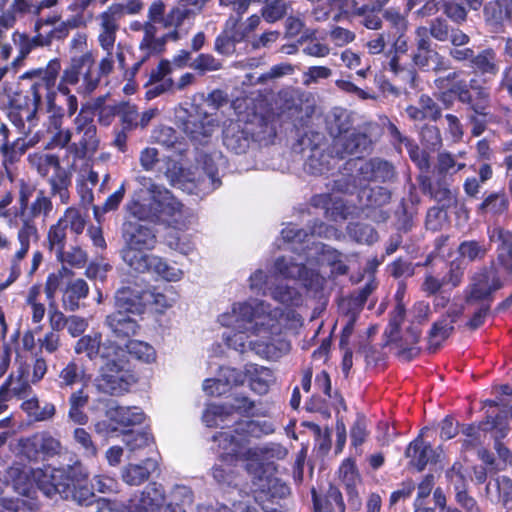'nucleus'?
<instances>
[{
    "mask_svg": "<svg viewBox=\"0 0 512 512\" xmlns=\"http://www.w3.org/2000/svg\"><path fill=\"white\" fill-rule=\"evenodd\" d=\"M48 120L46 122V149L68 148L71 142L73 132L63 126L64 112L59 106L49 107Z\"/></svg>",
    "mask_w": 512,
    "mask_h": 512,
    "instance_id": "obj_20",
    "label": "nucleus"
},
{
    "mask_svg": "<svg viewBox=\"0 0 512 512\" xmlns=\"http://www.w3.org/2000/svg\"><path fill=\"white\" fill-rule=\"evenodd\" d=\"M143 291H145V289H142L138 285L122 287L119 289L115 295V306L117 311L132 314L141 313L145 307Z\"/></svg>",
    "mask_w": 512,
    "mask_h": 512,
    "instance_id": "obj_30",
    "label": "nucleus"
},
{
    "mask_svg": "<svg viewBox=\"0 0 512 512\" xmlns=\"http://www.w3.org/2000/svg\"><path fill=\"white\" fill-rule=\"evenodd\" d=\"M126 350L131 357L146 364L155 362L157 358L155 348L144 341L130 340L126 344Z\"/></svg>",
    "mask_w": 512,
    "mask_h": 512,
    "instance_id": "obj_58",
    "label": "nucleus"
},
{
    "mask_svg": "<svg viewBox=\"0 0 512 512\" xmlns=\"http://www.w3.org/2000/svg\"><path fill=\"white\" fill-rule=\"evenodd\" d=\"M145 307L154 306L159 312H164L174 306L178 300V294L173 288L166 289L164 292H155L150 289L143 291Z\"/></svg>",
    "mask_w": 512,
    "mask_h": 512,
    "instance_id": "obj_50",
    "label": "nucleus"
},
{
    "mask_svg": "<svg viewBox=\"0 0 512 512\" xmlns=\"http://www.w3.org/2000/svg\"><path fill=\"white\" fill-rule=\"evenodd\" d=\"M264 4L261 9V16L268 23H274L282 19L287 13L288 4L285 0H254Z\"/></svg>",
    "mask_w": 512,
    "mask_h": 512,
    "instance_id": "obj_59",
    "label": "nucleus"
},
{
    "mask_svg": "<svg viewBox=\"0 0 512 512\" xmlns=\"http://www.w3.org/2000/svg\"><path fill=\"white\" fill-rule=\"evenodd\" d=\"M471 87L475 91V101L468 105L471 111L468 120L472 125L473 136H480L486 130L487 124L494 119L489 111L490 93L479 85L477 80L471 81Z\"/></svg>",
    "mask_w": 512,
    "mask_h": 512,
    "instance_id": "obj_16",
    "label": "nucleus"
},
{
    "mask_svg": "<svg viewBox=\"0 0 512 512\" xmlns=\"http://www.w3.org/2000/svg\"><path fill=\"white\" fill-rule=\"evenodd\" d=\"M0 130L2 131V145L1 152L4 157L5 162L13 163L16 161L30 146L37 143L38 140L26 143L22 139H17L15 142L10 143L8 140V129L6 126H1Z\"/></svg>",
    "mask_w": 512,
    "mask_h": 512,
    "instance_id": "obj_51",
    "label": "nucleus"
},
{
    "mask_svg": "<svg viewBox=\"0 0 512 512\" xmlns=\"http://www.w3.org/2000/svg\"><path fill=\"white\" fill-rule=\"evenodd\" d=\"M143 37L139 43V49L143 54V61L150 57L158 56L164 52L166 43L171 40L167 33L159 35L158 28L151 22L141 25Z\"/></svg>",
    "mask_w": 512,
    "mask_h": 512,
    "instance_id": "obj_26",
    "label": "nucleus"
},
{
    "mask_svg": "<svg viewBox=\"0 0 512 512\" xmlns=\"http://www.w3.org/2000/svg\"><path fill=\"white\" fill-rule=\"evenodd\" d=\"M413 62L422 69L432 68L434 71L448 69L447 61L434 50H418L413 56Z\"/></svg>",
    "mask_w": 512,
    "mask_h": 512,
    "instance_id": "obj_53",
    "label": "nucleus"
},
{
    "mask_svg": "<svg viewBox=\"0 0 512 512\" xmlns=\"http://www.w3.org/2000/svg\"><path fill=\"white\" fill-rule=\"evenodd\" d=\"M281 234L287 242L294 244L307 243V245L301 251L293 247V250L298 252L300 261L296 260L293 256L278 257L271 269L272 277L298 280L305 288L318 291L323 288L325 278L314 269L307 268L306 265L318 264L323 267L325 264H328L332 266V273H346V266L339 260L340 255L336 250H332L322 243L311 241L314 235L324 238L336 237L337 230L333 227L326 226L320 222L315 224L309 236L305 231L290 225L284 228Z\"/></svg>",
    "mask_w": 512,
    "mask_h": 512,
    "instance_id": "obj_2",
    "label": "nucleus"
},
{
    "mask_svg": "<svg viewBox=\"0 0 512 512\" xmlns=\"http://www.w3.org/2000/svg\"><path fill=\"white\" fill-rule=\"evenodd\" d=\"M312 499L314 512H333L338 508L339 512H345V504L342 493L334 486L329 485L324 493L318 494L315 489L312 490Z\"/></svg>",
    "mask_w": 512,
    "mask_h": 512,
    "instance_id": "obj_36",
    "label": "nucleus"
},
{
    "mask_svg": "<svg viewBox=\"0 0 512 512\" xmlns=\"http://www.w3.org/2000/svg\"><path fill=\"white\" fill-rule=\"evenodd\" d=\"M86 476V469L81 464L66 468L47 466L44 469L22 470L13 480L14 490L24 496H30L36 486L48 498L59 495L68 500L73 481Z\"/></svg>",
    "mask_w": 512,
    "mask_h": 512,
    "instance_id": "obj_5",
    "label": "nucleus"
},
{
    "mask_svg": "<svg viewBox=\"0 0 512 512\" xmlns=\"http://www.w3.org/2000/svg\"><path fill=\"white\" fill-rule=\"evenodd\" d=\"M460 76L461 72H452L444 78L436 79L435 84L440 89H449L461 103L470 105L475 101V91L471 87L473 79L468 83Z\"/></svg>",
    "mask_w": 512,
    "mask_h": 512,
    "instance_id": "obj_28",
    "label": "nucleus"
},
{
    "mask_svg": "<svg viewBox=\"0 0 512 512\" xmlns=\"http://www.w3.org/2000/svg\"><path fill=\"white\" fill-rule=\"evenodd\" d=\"M232 415L231 409L221 405H208L204 414L203 422L208 427L225 426Z\"/></svg>",
    "mask_w": 512,
    "mask_h": 512,
    "instance_id": "obj_62",
    "label": "nucleus"
},
{
    "mask_svg": "<svg viewBox=\"0 0 512 512\" xmlns=\"http://www.w3.org/2000/svg\"><path fill=\"white\" fill-rule=\"evenodd\" d=\"M89 60L80 59L73 57L72 53H69V64L63 70L60 81L55 88V93L58 91L62 95L69 97L71 94L70 86H81L84 85L83 68H89Z\"/></svg>",
    "mask_w": 512,
    "mask_h": 512,
    "instance_id": "obj_25",
    "label": "nucleus"
},
{
    "mask_svg": "<svg viewBox=\"0 0 512 512\" xmlns=\"http://www.w3.org/2000/svg\"><path fill=\"white\" fill-rule=\"evenodd\" d=\"M157 468L153 459H146L139 464H128L121 471L122 480L130 486H139L146 482Z\"/></svg>",
    "mask_w": 512,
    "mask_h": 512,
    "instance_id": "obj_38",
    "label": "nucleus"
},
{
    "mask_svg": "<svg viewBox=\"0 0 512 512\" xmlns=\"http://www.w3.org/2000/svg\"><path fill=\"white\" fill-rule=\"evenodd\" d=\"M135 381L133 373L126 368V363L118 354L117 357H111L105 361L95 379V385L101 392L121 395L127 392Z\"/></svg>",
    "mask_w": 512,
    "mask_h": 512,
    "instance_id": "obj_9",
    "label": "nucleus"
},
{
    "mask_svg": "<svg viewBox=\"0 0 512 512\" xmlns=\"http://www.w3.org/2000/svg\"><path fill=\"white\" fill-rule=\"evenodd\" d=\"M152 440V437L146 431H130L123 435V442L132 453L149 446L152 443Z\"/></svg>",
    "mask_w": 512,
    "mask_h": 512,
    "instance_id": "obj_64",
    "label": "nucleus"
},
{
    "mask_svg": "<svg viewBox=\"0 0 512 512\" xmlns=\"http://www.w3.org/2000/svg\"><path fill=\"white\" fill-rule=\"evenodd\" d=\"M107 324L117 337H129L137 331L138 325L127 312L116 311L107 317Z\"/></svg>",
    "mask_w": 512,
    "mask_h": 512,
    "instance_id": "obj_48",
    "label": "nucleus"
},
{
    "mask_svg": "<svg viewBox=\"0 0 512 512\" xmlns=\"http://www.w3.org/2000/svg\"><path fill=\"white\" fill-rule=\"evenodd\" d=\"M273 431L271 425L265 422L244 420L238 422L232 431L218 432L213 436L217 445L219 463L212 468V476L219 484L231 485L235 478V463L240 460H249L258 456L257 449H250L249 437H260L263 433Z\"/></svg>",
    "mask_w": 512,
    "mask_h": 512,
    "instance_id": "obj_3",
    "label": "nucleus"
},
{
    "mask_svg": "<svg viewBox=\"0 0 512 512\" xmlns=\"http://www.w3.org/2000/svg\"><path fill=\"white\" fill-rule=\"evenodd\" d=\"M12 40L19 50L17 57L12 61L14 69H18L23 65L25 58L35 47L49 46L48 39L42 37L41 33H36L34 37H29L24 33L15 31L12 34Z\"/></svg>",
    "mask_w": 512,
    "mask_h": 512,
    "instance_id": "obj_34",
    "label": "nucleus"
},
{
    "mask_svg": "<svg viewBox=\"0 0 512 512\" xmlns=\"http://www.w3.org/2000/svg\"><path fill=\"white\" fill-rule=\"evenodd\" d=\"M217 127V115L208 114L201 109H196L195 113H190L182 124L184 133L192 141L199 144L208 142Z\"/></svg>",
    "mask_w": 512,
    "mask_h": 512,
    "instance_id": "obj_17",
    "label": "nucleus"
},
{
    "mask_svg": "<svg viewBox=\"0 0 512 512\" xmlns=\"http://www.w3.org/2000/svg\"><path fill=\"white\" fill-rule=\"evenodd\" d=\"M74 134L78 140L67 148V154L73 156L70 163L72 169H76V160L83 159L88 154H93L99 145L97 130L94 124L93 112L82 107L73 120Z\"/></svg>",
    "mask_w": 512,
    "mask_h": 512,
    "instance_id": "obj_8",
    "label": "nucleus"
},
{
    "mask_svg": "<svg viewBox=\"0 0 512 512\" xmlns=\"http://www.w3.org/2000/svg\"><path fill=\"white\" fill-rule=\"evenodd\" d=\"M359 175L366 181L386 182L395 177L394 167L387 161L374 158L356 163Z\"/></svg>",
    "mask_w": 512,
    "mask_h": 512,
    "instance_id": "obj_27",
    "label": "nucleus"
},
{
    "mask_svg": "<svg viewBox=\"0 0 512 512\" xmlns=\"http://www.w3.org/2000/svg\"><path fill=\"white\" fill-rule=\"evenodd\" d=\"M88 472L86 471V476L82 477L77 481H73L71 487V495L68 496V500H73L79 505H90L94 499L93 486L90 487L88 485Z\"/></svg>",
    "mask_w": 512,
    "mask_h": 512,
    "instance_id": "obj_60",
    "label": "nucleus"
},
{
    "mask_svg": "<svg viewBox=\"0 0 512 512\" xmlns=\"http://www.w3.org/2000/svg\"><path fill=\"white\" fill-rule=\"evenodd\" d=\"M300 323V315L273 307L264 300L233 303L231 309L219 315L218 322L232 330L223 334L226 345L244 353L253 351L258 356L277 360L290 351V343L282 337L284 328Z\"/></svg>",
    "mask_w": 512,
    "mask_h": 512,
    "instance_id": "obj_1",
    "label": "nucleus"
},
{
    "mask_svg": "<svg viewBox=\"0 0 512 512\" xmlns=\"http://www.w3.org/2000/svg\"><path fill=\"white\" fill-rule=\"evenodd\" d=\"M143 188L137 198L128 205L129 213L138 220H162L176 229L186 226V213L183 205L166 188L150 178L142 177Z\"/></svg>",
    "mask_w": 512,
    "mask_h": 512,
    "instance_id": "obj_4",
    "label": "nucleus"
},
{
    "mask_svg": "<svg viewBox=\"0 0 512 512\" xmlns=\"http://www.w3.org/2000/svg\"><path fill=\"white\" fill-rule=\"evenodd\" d=\"M145 262L147 264L145 272H153L167 282L180 281L184 276L182 269L159 256L151 255Z\"/></svg>",
    "mask_w": 512,
    "mask_h": 512,
    "instance_id": "obj_41",
    "label": "nucleus"
},
{
    "mask_svg": "<svg viewBox=\"0 0 512 512\" xmlns=\"http://www.w3.org/2000/svg\"><path fill=\"white\" fill-rule=\"evenodd\" d=\"M222 141L231 152L235 154L245 153L252 143L250 130L247 128V120L239 116L236 120L224 122Z\"/></svg>",
    "mask_w": 512,
    "mask_h": 512,
    "instance_id": "obj_21",
    "label": "nucleus"
},
{
    "mask_svg": "<svg viewBox=\"0 0 512 512\" xmlns=\"http://www.w3.org/2000/svg\"><path fill=\"white\" fill-rule=\"evenodd\" d=\"M252 481L255 491H260L270 497L283 498L289 494V487L262 467H259L258 473L254 475Z\"/></svg>",
    "mask_w": 512,
    "mask_h": 512,
    "instance_id": "obj_32",
    "label": "nucleus"
},
{
    "mask_svg": "<svg viewBox=\"0 0 512 512\" xmlns=\"http://www.w3.org/2000/svg\"><path fill=\"white\" fill-rule=\"evenodd\" d=\"M371 145L369 137L360 131L352 129L347 135H340L333 139L332 153L340 158L348 155L362 154Z\"/></svg>",
    "mask_w": 512,
    "mask_h": 512,
    "instance_id": "obj_23",
    "label": "nucleus"
},
{
    "mask_svg": "<svg viewBox=\"0 0 512 512\" xmlns=\"http://www.w3.org/2000/svg\"><path fill=\"white\" fill-rule=\"evenodd\" d=\"M239 18L230 16L224 29L215 40V50L222 55H230L235 51V45L243 41V34L238 32Z\"/></svg>",
    "mask_w": 512,
    "mask_h": 512,
    "instance_id": "obj_33",
    "label": "nucleus"
},
{
    "mask_svg": "<svg viewBox=\"0 0 512 512\" xmlns=\"http://www.w3.org/2000/svg\"><path fill=\"white\" fill-rule=\"evenodd\" d=\"M47 242L49 250L55 253L57 260L61 263L77 268H82L86 264L88 256L81 247L71 246L66 250L65 246L67 240L58 244L54 243V240H49Z\"/></svg>",
    "mask_w": 512,
    "mask_h": 512,
    "instance_id": "obj_35",
    "label": "nucleus"
},
{
    "mask_svg": "<svg viewBox=\"0 0 512 512\" xmlns=\"http://www.w3.org/2000/svg\"><path fill=\"white\" fill-rule=\"evenodd\" d=\"M106 55L101 58L98 66H95V56L92 50L88 49L87 35L76 33L69 42V53L73 57L89 60V68H83L84 85L77 88L79 94H90L99 85L103 76L109 75L114 68L115 59L113 50L105 51Z\"/></svg>",
    "mask_w": 512,
    "mask_h": 512,
    "instance_id": "obj_7",
    "label": "nucleus"
},
{
    "mask_svg": "<svg viewBox=\"0 0 512 512\" xmlns=\"http://www.w3.org/2000/svg\"><path fill=\"white\" fill-rule=\"evenodd\" d=\"M195 14V10L186 7L185 5L178 4L170 9L166 14L163 27L165 29H172L167 33V37H170L171 41H177L181 39L182 36L186 35Z\"/></svg>",
    "mask_w": 512,
    "mask_h": 512,
    "instance_id": "obj_24",
    "label": "nucleus"
},
{
    "mask_svg": "<svg viewBox=\"0 0 512 512\" xmlns=\"http://www.w3.org/2000/svg\"><path fill=\"white\" fill-rule=\"evenodd\" d=\"M28 375L29 367L25 363H20L17 369L0 386V389H3L10 399L13 396L19 399L27 397L32 391Z\"/></svg>",
    "mask_w": 512,
    "mask_h": 512,
    "instance_id": "obj_29",
    "label": "nucleus"
},
{
    "mask_svg": "<svg viewBox=\"0 0 512 512\" xmlns=\"http://www.w3.org/2000/svg\"><path fill=\"white\" fill-rule=\"evenodd\" d=\"M21 453L29 460L46 459L59 455L62 444L48 431L37 432L19 442Z\"/></svg>",
    "mask_w": 512,
    "mask_h": 512,
    "instance_id": "obj_13",
    "label": "nucleus"
},
{
    "mask_svg": "<svg viewBox=\"0 0 512 512\" xmlns=\"http://www.w3.org/2000/svg\"><path fill=\"white\" fill-rule=\"evenodd\" d=\"M17 247L9 258V274L11 278H19L26 265V258L31 244L39 240L37 225L30 220H25L17 230Z\"/></svg>",
    "mask_w": 512,
    "mask_h": 512,
    "instance_id": "obj_12",
    "label": "nucleus"
},
{
    "mask_svg": "<svg viewBox=\"0 0 512 512\" xmlns=\"http://www.w3.org/2000/svg\"><path fill=\"white\" fill-rule=\"evenodd\" d=\"M28 161L31 167L36 169L42 177L48 176L52 169L58 170L60 168L59 158L54 154L32 153L28 156Z\"/></svg>",
    "mask_w": 512,
    "mask_h": 512,
    "instance_id": "obj_55",
    "label": "nucleus"
},
{
    "mask_svg": "<svg viewBox=\"0 0 512 512\" xmlns=\"http://www.w3.org/2000/svg\"><path fill=\"white\" fill-rule=\"evenodd\" d=\"M434 451L419 438L415 439L406 449V456L419 471L423 470L429 462L434 461Z\"/></svg>",
    "mask_w": 512,
    "mask_h": 512,
    "instance_id": "obj_49",
    "label": "nucleus"
},
{
    "mask_svg": "<svg viewBox=\"0 0 512 512\" xmlns=\"http://www.w3.org/2000/svg\"><path fill=\"white\" fill-rule=\"evenodd\" d=\"M53 211V203L49 196L45 194L43 190L37 192L36 198L28 205V208L24 215H21V225L25 220H30L36 224L34 220L42 217L45 221L50 217Z\"/></svg>",
    "mask_w": 512,
    "mask_h": 512,
    "instance_id": "obj_44",
    "label": "nucleus"
},
{
    "mask_svg": "<svg viewBox=\"0 0 512 512\" xmlns=\"http://www.w3.org/2000/svg\"><path fill=\"white\" fill-rule=\"evenodd\" d=\"M509 277L495 264L480 270L472 277L468 301L490 299L492 294L503 286V281Z\"/></svg>",
    "mask_w": 512,
    "mask_h": 512,
    "instance_id": "obj_11",
    "label": "nucleus"
},
{
    "mask_svg": "<svg viewBox=\"0 0 512 512\" xmlns=\"http://www.w3.org/2000/svg\"><path fill=\"white\" fill-rule=\"evenodd\" d=\"M407 116L413 121L437 120L441 111L437 103L427 95L419 98L417 105H410L406 108Z\"/></svg>",
    "mask_w": 512,
    "mask_h": 512,
    "instance_id": "obj_40",
    "label": "nucleus"
},
{
    "mask_svg": "<svg viewBox=\"0 0 512 512\" xmlns=\"http://www.w3.org/2000/svg\"><path fill=\"white\" fill-rule=\"evenodd\" d=\"M490 239L499 243L497 247L496 266L502 268L508 276H512V233L502 228H495Z\"/></svg>",
    "mask_w": 512,
    "mask_h": 512,
    "instance_id": "obj_31",
    "label": "nucleus"
},
{
    "mask_svg": "<svg viewBox=\"0 0 512 512\" xmlns=\"http://www.w3.org/2000/svg\"><path fill=\"white\" fill-rule=\"evenodd\" d=\"M165 503L164 487L157 482H151L126 501V512H160Z\"/></svg>",
    "mask_w": 512,
    "mask_h": 512,
    "instance_id": "obj_15",
    "label": "nucleus"
},
{
    "mask_svg": "<svg viewBox=\"0 0 512 512\" xmlns=\"http://www.w3.org/2000/svg\"><path fill=\"white\" fill-rule=\"evenodd\" d=\"M89 293V286L85 280L69 279L65 283L62 295V304L66 311L74 312L80 306V301L85 299Z\"/></svg>",
    "mask_w": 512,
    "mask_h": 512,
    "instance_id": "obj_37",
    "label": "nucleus"
},
{
    "mask_svg": "<svg viewBox=\"0 0 512 512\" xmlns=\"http://www.w3.org/2000/svg\"><path fill=\"white\" fill-rule=\"evenodd\" d=\"M454 327L447 318H441L436 321L429 331V347L437 350L440 345L451 335Z\"/></svg>",
    "mask_w": 512,
    "mask_h": 512,
    "instance_id": "obj_61",
    "label": "nucleus"
},
{
    "mask_svg": "<svg viewBox=\"0 0 512 512\" xmlns=\"http://www.w3.org/2000/svg\"><path fill=\"white\" fill-rule=\"evenodd\" d=\"M74 351L76 354H85L90 360L100 356L104 361L122 353L121 348L115 343L111 341L102 342V336L97 332L84 335L78 339Z\"/></svg>",
    "mask_w": 512,
    "mask_h": 512,
    "instance_id": "obj_19",
    "label": "nucleus"
},
{
    "mask_svg": "<svg viewBox=\"0 0 512 512\" xmlns=\"http://www.w3.org/2000/svg\"><path fill=\"white\" fill-rule=\"evenodd\" d=\"M511 11V8L505 6L500 0H495L484 7V16L488 23L498 25L510 18Z\"/></svg>",
    "mask_w": 512,
    "mask_h": 512,
    "instance_id": "obj_63",
    "label": "nucleus"
},
{
    "mask_svg": "<svg viewBox=\"0 0 512 512\" xmlns=\"http://www.w3.org/2000/svg\"><path fill=\"white\" fill-rule=\"evenodd\" d=\"M329 131L333 139L340 135H347L351 130V119L347 110L334 108L328 119Z\"/></svg>",
    "mask_w": 512,
    "mask_h": 512,
    "instance_id": "obj_54",
    "label": "nucleus"
},
{
    "mask_svg": "<svg viewBox=\"0 0 512 512\" xmlns=\"http://www.w3.org/2000/svg\"><path fill=\"white\" fill-rule=\"evenodd\" d=\"M106 416L110 421L123 427L140 425L145 419L144 413L137 407H111L107 410Z\"/></svg>",
    "mask_w": 512,
    "mask_h": 512,
    "instance_id": "obj_42",
    "label": "nucleus"
},
{
    "mask_svg": "<svg viewBox=\"0 0 512 512\" xmlns=\"http://www.w3.org/2000/svg\"><path fill=\"white\" fill-rule=\"evenodd\" d=\"M125 246L122 249L123 261L134 271L145 273L146 260L151 256L147 251L154 249L157 239L154 231L138 221H126L123 225Z\"/></svg>",
    "mask_w": 512,
    "mask_h": 512,
    "instance_id": "obj_6",
    "label": "nucleus"
},
{
    "mask_svg": "<svg viewBox=\"0 0 512 512\" xmlns=\"http://www.w3.org/2000/svg\"><path fill=\"white\" fill-rule=\"evenodd\" d=\"M471 65L482 74L496 75L499 71L497 54L492 48H486L474 55Z\"/></svg>",
    "mask_w": 512,
    "mask_h": 512,
    "instance_id": "obj_56",
    "label": "nucleus"
},
{
    "mask_svg": "<svg viewBox=\"0 0 512 512\" xmlns=\"http://www.w3.org/2000/svg\"><path fill=\"white\" fill-rule=\"evenodd\" d=\"M246 374L251 389L258 394L268 392L270 385L274 382V376L269 368L256 364L246 365Z\"/></svg>",
    "mask_w": 512,
    "mask_h": 512,
    "instance_id": "obj_43",
    "label": "nucleus"
},
{
    "mask_svg": "<svg viewBox=\"0 0 512 512\" xmlns=\"http://www.w3.org/2000/svg\"><path fill=\"white\" fill-rule=\"evenodd\" d=\"M85 226L86 215L80 208L70 206L65 209L57 222L49 227L47 232V241L54 240V243L58 244L67 240L68 230L71 234L77 237L83 233Z\"/></svg>",
    "mask_w": 512,
    "mask_h": 512,
    "instance_id": "obj_14",
    "label": "nucleus"
},
{
    "mask_svg": "<svg viewBox=\"0 0 512 512\" xmlns=\"http://www.w3.org/2000/svg\"><path fill=\"white\" fill-rule=\"evenodd\" d=\"M72 275L73 272L65 266L48 275L44 290L50 307L54 304L56 292L67 282L65 279H70Z\"/></svg>",
    "mask_w": 512,
    "mask_h": 512,
    "instance_id": "obj_57",
    "label": "nucleus"
},
{
    "mask_svg": "<svg viewBox=\"0 0 512 512\" xmlns=\"http://www.w3.org/2000/svg\"><path fill=\"white\" fill-rule=\"evenodd\" d=\"M122 12L120 9L110 7L97 17L99 24L98 43L104 51L114 50L116 34L120 28Z\"/></svg>",
    "mask_w": 512,
    "mask_h": 512,
    "instance_id": "obj_22",
    "label": "nucleus"
},
{
    "mask_svg": "<svg viewBox=\"0 0 512 512\" xmlns=\"http://www.w3.org/2000/svg\"><path fill=\"white\" fill-rule=\"evenodd\" d=\"M58 0H13L9 9L0 15L3 28H12L19 18L38 17L44 9L56 6Z\"/></svg>",
    "mask_w": 512,
    "mask_h": 512,
    "instance_id": "obj_18",
    "label": "nucleus"
},
{
    "mask_svg": "<svg viewBox=\"0 0 512 512\" xmlns=\"http://www.w3.org/2000/svg\"><path fill=\"white\" fill-rule=\"evenodd\" d=\"M391 198L390 192L381 186L363 188L359 193L362 208H376L386 205Z\"/></svg>",
    "mask_w": 512,
    "mask_h": 512,
    "instance_id": "obj_52",
    "label": "nucleus"
},
{
    "mask_svg": "<svg viewBox=\"0 0 512 512\" xmlns=\"http://www.w3.org/2000/svg\"><path fill=\"white\" fill-rule=\"evenodd\" d=\"M246 120L252 142L267 145L273 141L276 136V130L274 124L270 120L256 114H253L252 118H248Z\"/></svg>",
    "mask_w": 512,
    "mask_h": 512,
    "instance_id": "obj_39",
    "label": "nucleus"
},
{
    "mask_svg": "<svg viewBox=\"0 0 512 512\" xmlns=\"http://www.w3.org/2000/svg\"><path fill=\"white\" fill-rule=\"evenodd\" d=\"M313 204L316 207H323L326 217L337 221L344 220L349 215V208L344 204L341 198L332 197L331 195H318L313 198Z\"/></svg>",
    "mask_w": 512,
    "mask_h": 512,
    "instance_id": "obj_45",
    "label": "nucleus"
},
{
    "mask_svg": "<svg viewBox=\"0 0 512 512\" xmlns=\"http://www.w3.org/2000/svg\"><path fill=\"white\" fill-rule=\"evenodd\" d=\"M60 71V59L54 58L48 62L45 68L31 69L21 76L22 79L36 80L31 86L35 105H39L43 98L47 99L49 107L55 105V85Z\"/></svg>",
    "mask_w": 512,
    "mask_h": 512,
    "instance_id": "obj_10",
    "label": "nucleus"
},
{
    "mask_svg": "<svg viewBox=\"0 0 512 512\" xmlns=\"http://www.w3.org/2000/svg\"><path fill=\"white\" fill-rule=\"evenodd\" d=\"M269 295L273 300L286 306L297 307L302 304V294L295 286L287 283H275L269 288Z\"/></svg>",
    "mask_w": 512,
    "mask_h": 512,
    "instance_id": "obj_46",
    "label": "nucleus"
},
{
    "mask_svg": "<svg viewBox=\"0 0 512 512\" xmlns=\"http://www.w3.org/2000/svg\"><path fill=\"white\" fill-rule=\"evenodd\" d=\"M21 408L30 418L37 422L51 420L56 413L54 404L50 402L41 404L36 396L25 400L21 404Z\"/></svg>",
    "mask_w": 512,
    "mask_h": 512,
    "instance_id": "obj_47",
    "label": "nucleus"
}]
</instances>
